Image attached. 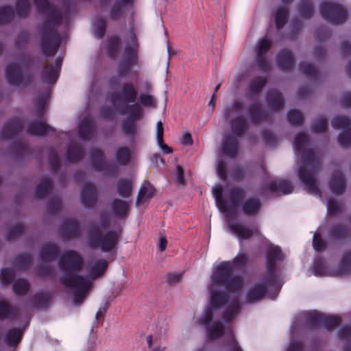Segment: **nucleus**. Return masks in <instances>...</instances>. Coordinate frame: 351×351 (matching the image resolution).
I'll use <instances>...</instances> for the list:
<instances>
[{
  "label": "nucleus",
  "instance_id": "f257e3e1",
  "mask_svg": "<svg viewBox=\"0 0 351 351\" xmlns=\"http://www.w3.org/2000/svg\"><path fill=\"white\" fill-rule=\"evenodd\" d=\"M138 89L131 82H125L119 92L112 93L109 100L112 106L121 114H127L129 117L121 123L124 134L134 141L137 132L136 121L142 117L143 109L138 103Z\"/></svg>",
  "mask_w": 351,
  "mask_h": 351
},
{
  "label": "nucleus",
  "instance_id": "f03ea898",
  "mask_svg": "<svg viewBox=\"0 0 351 351\" xmlns=\"http://www.w3.org/2000/svg\"><path fill=\"white\" fill-rule=\"evenodd\" d=\"M308 142L307 136L302 132L298 133L294 138L295 152L297 154L302 153L303 165L309 169V170H307L304 167H300L298 176L308 193L321 196V191L318 188L317 179L315 177V174L320 167V162L314 151L311 149L304 150Z\"/></svg>",
  "mask_w": 351,
  "mask_h": 351
},
{
  "label": "nucleus",
  "instance_id": "7ed1b4c3",
  "mask_svg": "<svg viewBox=\"0 0 351 351\" xmlns=\"http://www.w3.org/2000/svg\"><path fill=\"white\" fill-rule=\"evenodd\" d=\"M248 256L245 253H239L233 260L223 261L214 270L212 275V282L214 285L225 287L228 291L239 293L244 287L242 278L233 275L235 269H243L248 263Z\"/></svg>",
  "mask_w": 351,
  "mask_h": 351
},
{
  "label": "nucleus",
  "instance_id": "20e7f679",
  "mask_svg": "<svg viewBox=\"0 0 351 351\" xmlns=\"http://www.w3.org/2000/svg\"><path fill=\"white\" fill-rule=\"evenodd\" d=\"M60 23H43L40 30V48L45 57L53 56L61 43V35L58 32Z\"/></svg>",
  "mask_w": 351,
  "mask_h": 351
},
{
  "label": "nucleus",
  "instance_id": "39448f33",
  "mask_svg": "<svg viewBox=\"0 0 351 351\" xmlns=\"http://www.w3.org/2000/svg\"><path fill=\"white\" fill-rule=\"evenodd\" d=\"M138 43L136 36L131 28L123 50L122 59L117 66V74L120 77H127L132 71L133 66L138 63Z\"/></svg>",
  "mask_w": 351,
  "mask_h": 351
},
{
  "label": "nucleus",
  "instance_id": "423d86ee",
  "mask_svg": "<svg viewBox=\"0 0 351 351\" xmlns=\"http://www.w3.org/2000/svg\"><path fill=\"white\" fill-rule=\"evenodd\" d=\"M279 290V285L275 279L265 275L262 280L252 286L247 291L245 302L247 304L257 303L263 300L267 295L275 299L274 295Z\"/></svg>",
  "mask_w": 351,
  "mask_h": 351
},
{
  "label": "nucleus",
  "instance_id": "0eeeda50",
  "mask_svg": "<svg viewBox=\"0 0 351 351\" xmlns=\"http://www.w3.org/2000/svg\"><path fill=\"white\" fill-rule=\"evenodd\" d=\"M60 282L66 287L74 289L73 302L75 305L82 304L90 287V283L82 275L66 274L60 278Z\"/></svg>",
  "mask_w": 351,
  "mask_h": 351
},
{
  "label": "nucleus",
  "instance_id": "6e6552de",
  "mask_svg": "<svg viewBox=\"0 0 351 351\" xmlns=\"http://www.w3.org/2000/svg\"><path fill=\"white\" fill-rule=\"evenodd\" d=\"M84 261L81 255L75 250H67L60 257L58 265L62 276L66 274L80 275Z\"/></svg>",
  "mask_w": 351,
  "mask_h": 351
},
{
  "label": "nucleus",
  "instance_id": "1a4fd4ad",
  "mask_svg": "<svg viewBox=\"0 0 351 351\" xmlns=\"http://www.w3.org/2000/svg\"><path fill=\"white\" fill-rule=\"evenodd\" d=\"M322 16L327 22H344L348 16L347 10L340 4L324 1L319 7Z\"/></svg>",
  "mask_w": 351,
  "mask_h": 351
},
{
  "label": "nucleus",
  "instance_id": "9d476101",
  "mask_svg": "<svg viewBox=\"0 0 351 351\" xmlns=\"http://www.w3.org/2000/svg\"><path fill=\"white\" fill-rule=\"evenodd\" d=\"M5 73L8 82L13 86L21 84L27 86L33 80V76L31 74L24 75L19 65L14 62L10 63L6 66Z\"/></svg>",
  "mask_w": 351,
  "mask_h": 351
},
{
  "label": "nucleus",
  "instance_id": "9b49d317",
  "mask_svg": "<svg viewBox=\"0 0 351 351\" xmlns=\"http://www.w3.org/2000/svg\"><path fill=\"white\" fill-rule=\"evenodd\" d=\"M285 255L281 248L278 246L268 247L266 252V274L277 280V261H282Z\"/></svg>",
  "mask_w": 351,
  "mask_h": 351
},
{
  "label": "nucleus",
  "instance_id": "f8f14e48",
  "mask_svg": "<svg viewBox=\"0 0 351 351\" xmlns=\"http://www.w3.org/2000/svg\"><path fill=\"white\" fill-rule=\"evenodd\" d=\"M272 47V43L267 38L265 37L259 40L256 48V63L258 69L261 71H269L271 64L266 58V53Z\"/></svg>",
  "mask_w": 351,
  "mask_h": 351
},
{
  "label": "nucleus",
  "instance_id": "ddd939ff",
  "mask_svg": "<svg viewBox=\"0 0 351 351\" xmlns=\"http://www.w3.org/2000/svg\"><path fill=\"white\" fill-rule=\"evenodd\" d=\"M38 11L45 14L49 20L44 22H61L62 16L60 11L47 0H33Z\"/></svg>",
  "mask_w": 351,
  "mask_h": 351
},
{
  "label": "nucleus",
  "instance_id": "4468645a",
  "mask_svg": "<svg viewBox=\"0 0 351 351\" xmlns=\"http://www.w3.org/2000/svg\"><path fill=\"white\" fill-rule=\"evenodd\" d=\"M120 237V233L116 230L108 231L97 240V248L99 247L104 252H110L116 247Z\"/></svg>",
  "mask_w": 351,
  "mask_h": 351
},
{
  "label": "nucleus",
  "instance_id": "2eb2a0df",
  "mask_svg": "<svg viewBox=\"0 0 351 351\" xmlns=\"http://www.w3.org/2000/svg\"><path fill=\"white\" fill-rule=\"evenodd\" d=\"M245 197V191L240 186H233L229 190L228 199L230 206H228V210L223 212L228 216H234L237 214V208Z\"/></svg>",
  "mask_w": 351,
  "mask_h": 351
},
{
  "label": "nucleus",
  "instance_id": "dca6fc26",
  "mask_svg": "<svg viewBox=\"0 0 351 351\" xmlns=\"http://www.w3.org/2000/svg\"><path fill=\"white\" fill-rule=\"evenodd\" d=\"M23 123L19 118H13L9 120L3 126L1 133V139L14 138L23 130Z\"/></svg>",
  "mask_w": 351,
  "mask_h": 351
},
{
  "label": "nucleus",
  "instance_id": "f3484780",
  "mask_svg": "<svg viewBox=\"0 0 351 351\" xmlns=\"http://www.w3.org/2000/svg\"><path fill=\"white\" fill-rule=\"evenodd\" d=\"M97 200V190L92 183H86L82 189L81 201L82 205L87 208L95 206Z\"/></svg>",
  "mask_w": 351,
  "mask_h": 351
},
{
  "label": "nucleus",
  "instance_id": "a211bd4d",
  "mask_svg": "<svg viewBox=\"0 0 351 351\" xmlns=\"http://www.w3.org/2000/svg\"><path fill=\"white\" fill-rule=\"evenodd\" d=\"M60 233L62 238L66 239L80 237L81 232L78 221L71 219L64 220L60 227Z\"/></svg>",
  "mask_w": 351,
  "mask_h": 351
},
{
  "label": "nucleus",
  "instance_id": "6ab92c4d",
  "mask_svg": "<svg viewBox=\"0 0 351 351\" xmlns=\"http://www.w3.org/2000/svg\"><path fill=\"white\" fill-rule=\"evenodd\" d=\"M231 135L238 138L242 137L248 130L250 125L247 119L242 115L237 116L229 121Z\"/></svg>",
  "mask_w": 351,
  "mask_h": 351
},
{
  "label": "nucleus",
  "instance_id": "aec40b11",
  "mask_svg": "<svg viewBox=\"0 0 351 351\" xmlns=\"http://www.w3.org/2000/svg\"><path fill=\"white\" fill-rule=\"evenodd\" d=\"M55 130L47 124L44 117L37 118L36 121H32L27 127V132L30 135L43 136L47 133L54 132Z\"/></svg>",
  "mask_w": 351,
  "mask_h": 351
},
{
  "label": "nucleus",
  "instance_id": "412c9836",
  "mask_svg": "<svg viewBox=\"0 0 351 351\" xmlns=\"http://www.w3.org/2000/svg\"><path fill=\"white\" fill-rule=\"evenodd\" d=\"M276 64L281 71L291 69L295 64L293 53L287 49L280 50L276 55Z\"/></svg>",
  "mask_w": 351,
  "mask_h": 351
},
{
  "label": "nucleus",
  "instance_id": "4be33fe9",
  "mask_svg": "<svg viewBox=\"0 0 351 351\" xmlns=\"http://www.w3.org/2000/svg\"><path fill=\"white\" fill-rule=\"evenodd\" d=\"M329 187L331 191L337 195H342L346 189V179L340 170L335 171L329 182Z\"/></svg>",
  "mask_w": 351,
  "mask_h": 351
},
{
  "label": "nucleus",
  "instance_id": "5701e85b",
  "mask_svg": "<svg viewBox=\"0 0 351 351\" xmlns=\"http://www.w3.org/2000/svg\"><path fill=\"white\" fill-rule=\"evenodd\" d=\"M239 145L238 137L231 134L226 135L221 145L222 153L229 157L234 158L237 155Z\"/></svg>",
  "mask_w": 351,
  "mask_h": 351
},
{
  "label": "nucleus",
  "instance_id": "b1692460",
  "mask_svg": "<svg viewBox=\"0 0 351 351\" xmlns=\"http://www.w3.org/2000/svg\"><path fill=\"white\" fill-rule=\"evenodd\" d=\"M241 206L243 213L248 217L258 215L262 208L260 199L256 197H248L243 202Z\"/></svg>",
  "mask_w": 351,
  "mask_h": 351
},
{
  "label": "nucleus",
  "instance_id": "393cba45",
  "mask_svg": "<svg viewBox=\"0 0 351 351\" xmlns=\"http://www.w3.org/2000/svg\"><path fill=\"white\" fill-rule=\"evenodd\" d=\"M79 136L84 141H88L95 134L96 127L92 119L89 117L83 118L79 125Z\"/></svg>",
  "mask_w": 351,
  "mask_h": 351
},
{
  "label": "nucleus",
  "instance_id": "a878e982",
  "mask_svg": "<svg viewBox=\"0 0 351 351\" xmlns=\"http://www.w3.org/2000/svg\"><path fill=\"white\" fill-rule=\"evenodd\" d=\"M266 102L272 110H281L285 105V99L281 93L276 90H269L266 94Z\"/></svg>",
  "mask_w": 351,
  "mask_h": 351
},
{
  "label": "nucleus",
  "instance_id": "bb28decb",
  "mask_svg": "<svg viewBox=\"0 0 351 351\" xmlns=\"http://www.w3.org/2000/svg\"><path fill=\"white\" fill-rule=\"evenodd\" d=\"M247 112L250 122L254 124L259 123L268 118L267 113L263 110L262 106L258 102L252 104L247 108Z\"/></svg>",
  "mask_w": 351,
  "mask_h": 351
},
{
  "label": "nucleus",
  "instance_id": "cd10ccee",
  "mask_svg": "<svg viewBox=\"0 0 351 351\" xmlns=\"http://www.w3.org/2000/svg\"><path fill=\"white\" fill-rule=\"evenodd\" d=\"M229 300L228 291L213 290L210 293V306L212 309H217L226 304Z\"/></svg>",
  "mask_w": 351,
  "mask_h": 351
},
{
  "label": "nucleus",
  "instance_id": "c85d7f7f",
  "mask_svg": "<svg viewBox=\"0 0 351 351\" xmlns=\"http://www.w3.org/2000/svg\"><path fill=\"white\" fill-rule=\"evenodd\" d=\"M60 250L54 243H47L43 245L39 252V258L42 262H51L58 256Z\"/></svg>",
  "mask_w": 351,
  "mask_h": 351
},
{
  "label": "nucleus",
  "instance_id": "c756f323",
  "mask_svg": "<svg viewBox=\"0 0 351 351\" xmlns=\"http://www.w3.org/2000/svg\"><path fill=\"white\" fill-rule=\"evenodd\" d=\"M90 159L93 168L97 172H103L106 169L104 153L99 149L94 148L90 152Z\"/></svg>",
  "mask_w": 351,
  "mask_h": 351
},
{
  "label": "nucleus",
  "instance_id": "7c9ffc66",
  "mask_svg": "<svg viewBox=\"0 0 351 351\" xmlns=\"http://www.w3.org/2000/svg\"><path fill=\"white\" fill-rule=\"evenodd\" d=\"M20 315L19 309L4 300H0V321L12 319Z\"/></svg>",
  "mask_w": 351,
  "mask_h": 351
},
{
  "label": "nucleus",
  "instance_id": "2f4dec72",
  "mask_svg": "<svg viewBox=\"0 0 351 351\" xmlns=\"http://www.w3.org/2000/svg\"><path fill=\"white\" fill-rule=\"evenodd\" d=\"M267 83V79L265 77L257 76L250 80L248 85L249 95L247 96L249 99H252L253 95L260 94Z\"/></svg>",
  "mask_w": 351,
  "mask_h": 351
},
{
  "label": "nucleus",
  "instance_id": "473e14b6",
  "mask_svg": "<svg viewBox=\"0 0 351 351\" xmlns=\"http://www.w3.org/2000/svg\"><path fill=\"white\" fill-rule=\"evenodd\" d=\"M228 227L233 233L237 235L239 239L242 240H247L250 239L254 235V232H258L257 228L250 229L236 223H230L228 224Z\"/></svg>",
  "mask_w": 351,
  "mask_h": 351
},
{
  "label": "nucleus",
  "instance_id": "72a5a7b5",
  "mask_svg": "<svg viewBox=\"0 0 351 351\" xmlns=\"http://www.w3.org/2000/svg\"><path fill=\"white\" fill-rule=\"evenodd\" d=\"M267 188L271 193H281L284 195L290 194L293 191L291 183L287 180H281L278 182L271 181L268 183Z\"/></svg>",
  "mask_w": 351,
  "mask_h": 351
},
{
  "label": "nucleus",
  "instance_id": "f704fd0d",
  "mask_svg": "<svg viewBox=\"0 0 351 351\" xmlns=\"http://www.w3.org/2000/svg\"><path fill=\"white\" fill-rule=\"evenodd\" d=\"M59 76L60 72L53 67L52 64H48L45 66L40 73V79L42 82L49 84H55Z\"/></svg>",
  "mask_w": 351,
  "mask_h": 351
},
{
  "label": "nucleus",
  "instance_id": "c9c22d12",
  "mask_svg": "<svg viewBox=\"0 0 351 351\" xmlns=\"http://www.w3.org/2000/svg\"><path fill=\"white\" fill-rule=\"evenodd\" d=\"M84 155V149L83 147L77 143H72L68 146L66 158V160L74 163L80 160Z\"/></svg>",
  "mask_w": 351,
  "mask_h": 351
},
{
  "label": "nucleus",
  "instance_id": "e433bc0d",
  "mask_svg": "<svg viewBox=\"0 0 351 351\" xmlns=\"http://www.w3.org/2000/svg\"><path fill=\"white\" fill-rule=\"evenodd\" d=\"M241 302L238 298L234 299L222 313L223 318L228 322H232L240 313Z\"/></svg>",
  "mask_w": 351,
  "mask_h": 351
},
{
  "label": "nucleus",
  "instance_id": "4c0bfd02",
  "mask_svg": "<svg viewBox=\"0 0 351 351\" xmlns=\"http://www.w3.org/2000/svg\"><path fill=\"white\" fill-rule=\"evenodd\" d=\"M53 295L48 292H38L32 298V305L38 308H47L49 306Z\"/></svg>",
  "mask_w": 351,
  "mask_h": 351
},
{
  "label": "nucleus",
  "instance_id": "58836bf2",
  "mask_svg": "<svg viewBox=\"0 0 351 351\" xmlns=\"http://www.w3.org/2000/svg\"><path fill=\"white\" fill-rule=\"evenodd\" d=\"M121 46V39L118 36H110L106 40V51L108 56L114 59L115 58L120 50Z\"/></svg>",
  "mask_w": 351,
  "mask_h": 351
},
{
  "label": "nucleus",
  "instance_id": "ea45409f",
  "mask_svg": "<svg viewBox=\"0 0 351 351\" xmlns=\"http://www.w3.org/2000/svg\"><path fill=\"white\" fill-rule=\"evenodd\" d=\"M23 330L20 328H12L6 332L4 341L9 347H16L21 341Z\"/></svg>",
  "mask_w": 351,
  "mask_h": 351
},
{
  "label": "nucleus",
  "instance_id": "a19ab883",
  "mask_svg": "<svg viewBox=\"0 0 351 351\" xmlns=\"http://www.w3.org/2000/svg\"><path fill=\"white\" fill-rule=\"evenodd\" d=\"M155 189L147 181L145 180L141 186L138 194L136 198V205L139 206L145 199H149L154 195Z\"/></svg>",
  "mask_w": 351,
  "mask_h": 351
},
{
  "label": "nucleus",
  "instance_id": "79ce46f5",
  "mask_svg": "<svg viewBox=\"0 0 351 351\" xmlns=\"http://www.w3.org/2000/svg\"><path fill=\"white\" fill-rule=\"evenodd\" d=\"M111 208L114 216L121 219L127 216L129 205L123 200L114 199L111 203Z\"/></svg>",
  "mask_w": 351,
  "mask_h": 351
},
{
  "label": "nucleus",
  "instance_id": "37998d69",
  "mask_svg": "<svg viewBox=\"0 0 351 351\" xmlns=\"http://www.w3.org/2000/svg\"><path fill=\"white\" fill-rule=\"evenodd\" d=\"M53 182L51 178L45 177L43 178L36 188L35 196L39 199L45 198L51 191Z\"/></svg>",
  "mask_w": 351,
  "mask_h": 351
},
{
  "label": "nucleus",
  "instance_id": "c03bdc74",
  "mask_svg": "<svg viewBox=\"0 0 351 351\" xmlns=\"http://www.w3.org/2000/svg\"><path fill=\"white\" fill-rule=\"evenodd\" d=\"M289 3H282L273 8L272 15L274 16V22H287L289 15Z\"/></svg>",
  "mask_w": 351,
  "mask_h": 351
},
{
  "label": "nucleus",
  "instance_id": "a18cd8bd",
  "mask_svg": "<svg viewBox=\"0 0 351 351\" xmlns=\"http://www.w3.org/2000/svg\"><path fill=\"white\" fill-rule=\"evenodd\" d=\"M108 263L106 259L100 258L97 260L90 269V275L93 279L101 276L107 269Z\"/></svg>",
  "mask_w": 351,
  "mask_h": 351
},
{
  "label": "nucleus",
  "instance_id": "49530a36",
  "mask_svg": "<svg viewBox=\"0 0 351 351\" xmlns=\"http://www.w3.org/2000/svg\"><path fill=\"white\" fill-rule=\"evenodd\" d=\"M132 158L131 151L126 146H121L115 152V159L119 165L125 166L128 165Z\"/></svg>",
  "mask_w": 351,
  "mask_h": 351
},
{
  "label": "nucleus",
  "instance_id": "de8ad7c7",
  "mask_svg": "<svg viewBox=\"0 0 351 351\" xmlns=\"http://www.w3.org/2000/svg\"><path fill=\"white\" fill-rule=\"evenodd\" d=\"M223 187L220 185L216 186L213 189V195L215 197L216 204L222 213L228 210L227 202L223 197Z\"/></svg>",
  "mask_w": 351,
  "mask_h": 351
},
{
  "label": "nucleus",
  "instance_id": "09e8293b",
  "mask_svg": "<svg viewBox=\"0 0 351 351\" xmlns=\"http://www.w3.org/2000/svg\"><path fill=\"white\" fill-rule=\"evenodd\" d=\"M324 313L312 311L304 315L305 323L307 326L317 328L322 325Z\"/></svg>",
  "mask_w": 351,
  "mask_h": 351
},
{
  "label": "nucleus",
  "instance_id": "8fccbe9b",
  "mask_svg": "<svg viewBox=\"0 0 351 351\" xmlns=\"http://www.w3.org/2000/svg\"><path fill=\"white\" fill-rule=\"evenodd\" d=\"M117 192L119 195L124 198L129 197L132 191V184L130 180L121 178L117 182Z\"/></svg>",
  "mask_w": 351,
  "mask_h": 351
},
{
  "label": "nucleus",
  "instance_id": "3c124183",
  "mask_svg": "<svg viewBox=\"0 0 351 351\" xmlns=\"http://www.w3.org/2000/svg\"><path fill=\"white\" fill-rule=\"evenodd\" d=\"M32 263V256L26 253H22L17 255L14 261V266L16 268L23 270L27 269L30 267Z\"/></svg>",
  "mask_w": 351,
  "mask_h": 351
},
{
  "label": "nucleus",
  "instance_id": "603ef678",
  "mask_svg": "<svg viewBox=\"0 0 351 351\" xmlns=\"http://www.w3.org/2000/svg\"><path fill=\"white\" fill-rule=\"evenodd\" d=\"M341 322L342 319L339 315H326L324 314L322 325H323L328 331H330L339 326Z\"/></svg>",
  "mask_w": 351,
  "mask_h": 351
},
{
  "label": "nucleus",
  "instance_id": "864d4df0",
  "mask_svg": "<svg viewBox=\"0 0 351 351\" xmlns=\"http://www.w3.org/2000/svg\"><path fill=\"white\" fill-rule=\"evenodd\" d=\"M331 125L334 129L346 130L351 128V118L343 115L336 116L332 119Z\"/></svg>",
  "mask_w": 351,
  "mask_h": 351
},
{
  "label": "nucleus",
  "instance_id": "5fc2aeb1",
  "mask_svg": "<svg viewBox=\"0 0 351 351\" xmlns=\"http://www.w3.org/2000/svg\"><path fill=\"white\" fill-rule=\"evenodd\" d=\"M13 291L17 295H24L29 291V284L25 279L19 278L13 282Z\"/></svg>",
  "mask_w": 351,
  "mask_h": 351
},
{
  "label": "nucleus",
  "instance_id": "6e6d98bb",
  "mask_svg": "<svg viewBox=\"0 0 351 351\" xmlns=\"http://www.w3.org/2000/svg\"><path fill=\"white\" fill-rule=\"evenodd\" d=\"M225 333L223 326L219 323H215L211 327L207 328L208 337L210 340L221 338Z\"/></svg>",
  "mask_w": 351,
  "mask_h": 351
},
{
  "label": "nucleus",
  "instance_id": "4d7b16f0",
  "mask_svg": "<svg viewBox=\"0 0 351 351\" xmlns=\"http://www.w3.org/2000/svg\"><path fill=\"white\" fill-rule=\"evenodd\" d=\"M348 228L342 224L334 225L329 230V234L332 239H343L348 235Z\"/></svg>",
  "mask_w": 351,
  "mask_h": 351
},
{
  "label": "nucleus",
  "instance_id": "13d9d810",
  "mask_svg": "<svg viewBox=\"0 0 351 351\" xmlns=\"http://www.w3.org/2000/svg\"><path fill=\"white\" fill-rule=\"evenodd\" d=\"M243 104L240 101H234L230 106H226L223 110V117L227 120L230 119L234 113L242 110Z\"/></svg>",
  "mask_w": 351,
  "mask_h": 351
},
{
  "label": "nucleus",
  "instance_id": "bf43d9fd",
  "mask_svg": "<svg viewBox=\"0 0 351 351\" xmlns=\"http://www.w3.org/2000/svg\"><path fill=\"white\" fill-rule=\"evenodd\" d=\"M338 271L340 274H346L351 271V252H348L342 256Z\"/></svg>",
  "mask_w": 351,
  "mask_h": 351
},
{
  "label": "nucleus",
  "instance_id": "052dcab7",
  "mask_svg": "<svg viewBox=\"0 0 351 351\" xmlns=\"http://www.w3.org/2000/svg\"><path fill=\"white\" fill-rule=\"evenodd\" d=\"M157 128V141L160 147L162 150L166 154H170L173 152L172 148L169 147L164 143L163 141V134H164V128L162 123L160 121L156 124Z\"/></svg>",
  "mask_w": 351,
  "mask_h": 351
},
{
  "label": "nucleus",
  "instance_id": "680f3d73",
  "mask_svg": "<svg viewBox=\"0 0 351 351\" xmlns=\"http://www.w3.org/2000/svg\"><path fill=\"white\" fill-rule=\"evenodd\" d=\"M103 234L100 232L99 228L95 225L91 226L88 232V243L92 249L97 248V240L102 236Z\"/></svg>",
  "mask_w": 351,
  "mask_h": 351
},
{
  "label": "nucleus",
  "instance_id": "e2e57ef3",
  "mask_svg": "<svg viewBox=\"0 0 351 351\" xmlns=\"http://www.w3.org/2000/svg\"><path fill=\"white\" fill-rule=\"evenodd\" d=\"M287 119L290 124L299 126L303 124L304 116L298 110L291 109L287 113Z\"/></svg>",
  "mask_w": 351,
  "mask_h": 351
},
{
  "label": "nucleus",
  "instance_id": "0e129e2a",
  "mask_svg": "<svg viewBox=\"0 0 351 351\" xmlns=\"http://www.w3.org/2000/svg\"><path fill=\"white\" fill-rule=\"evenodd\" d=\"M300 71L312 79H316L318 76V71L317 69L312 64L307 62H302L299 65Z\"/></svg>",
  "mask_w": 351,
  "mask_h": 351
},
{
  "label": "nucleus",
  "instance_id": "69168bd1",
  "mask_svg": "<svg viewBox=\"0 0 351 351\" xmlns=\"http://www.w3.org/2000/svg\"><path fill=\"white\" fill-rule=\"evenodd\" d=\"M298 11L300 14L305 18H310L313 14V7L309 1H302L298 5Z\"/></svg>",
  "mask_w": 351,
  "mask_h": 351
},
{
  "label": "nucleus",
  "instance_id": "338daca9",
  "mask_svg": "<svg viewBox=\"0 0 351 351\" xmlns=\"http://www.w3.org/2000/svg\"><path fill=\"white\" fill-rule=\"evenodd\" d=\"M16 12L20 17L27 15L30 10L29 0H17L16 3Z\"/></svg>",
  "mask_w": 351,
  "mask_h": 351
},
{
  "label": "nucleus",
  "instance_id": "774afa93",
  "mask_svg": "<svg viewBox=\"0 0 351 351\" xmlns=\"http://www.w3.org/2000/svg\"><path fill=\"white\" fill-rule=\"evenodd\" d=\"M25 227L22 223H18L14 226L8 230L5 235V239L7 241H11L12 239H16L23 233Z\"/></svg>",
  "mask_w": 351,
  "mask_h": 351
}]
</instances>
